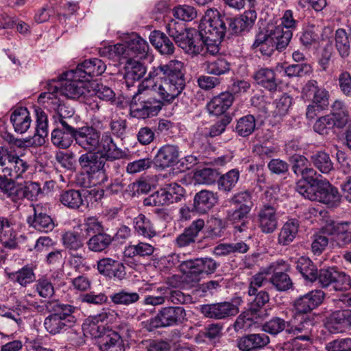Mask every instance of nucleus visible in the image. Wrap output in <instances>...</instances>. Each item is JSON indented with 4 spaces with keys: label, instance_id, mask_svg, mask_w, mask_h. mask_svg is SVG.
Segmentation results:
<instances>
[{
    "label": "nucleus",
    "instance_id": "1",
    "mask_svg": "<svg viewBox=\"0 0 351 351\" xmlns=\"http://www.w3.org/2000/svg\"><path fill=\"white\" fill-rule=\"evenodd\" d=\"M186 86L183 62L171 60L154 67L139 84L130 103L132 117L145 119L154 117L162 109L163 103L155 98L154 93L165 102L171 103Z\"/></svg>",
    "mask_w": 351,
    "mask_h": 351
},
{
    "label": "nucleus",
    "instance_id": "2",
    "mask_svg": "<svg viewBox=\"0 0 351 351\" xmlns=\"http://www.w3.org/2000/svg\"><path fill=\"white\" fill-rule=\"evenodd\" d=\"M228 209L226 219L234 225L236 232H242L247 229V219L254 206L252 193L249 190L239 191L232 195L228 200Z\"/></svg>",
    "mask_w": 351,
    "mask_h": 351
},
{
    "label": "nucleus",
    "instance_id": "3",
    "mask_svg": "<svg viewBox=\"0 0 351 351\" xmlns=\"http://www.w3.org/2000/svg\"><path fill=\"white\" fill-rule=\"evenodd\" d=\"M46 308L51 313L45 318L44 326L50 334L64 332L75 324L77 319L73 315L75 310L73 306L51 301L47 302Z\"/></svg>",
    "mask_w": 351,
    "mask_h": 351
},
{
    "label": "nucleus",
    "instance_id": "4",
    "mask_svg": "<svg viewBox=\"0 0 351 351\" xmlns=\"http://www.w3.org/2000/svg\"><path fill=\"white\" fill-rule=\"evenodd\" d=\"M295 191L304 198L317 201L328 206H337L340 201L338 189L326 180H321L315 186H311L304 181H298Z\"/></svg>",
    "mask_w": 351,
    "mask_h": 351
},
{
    "label": "nucleus",
    "instance_id": "5",
    "mask_svg": "<svg viewBox=\"0 0 351 351\" xmlns=\"http://www.w3.org/2000/svg\"><path fill=\"white\" fill-rule=\"evenodd\" d=\"M267 282L266 276L263 273H258L252 276L249 281L247 295L250 298V308L254 315L264 318L266 310L264 306L269 301V295L265 290H259Z\"/></svg>",
    "mask_w": 351,
    "mask_h": 351
},
{
    "label": "nucleus",
    "instance_id": "6",
    "mask_svg": "<svg viewBox=\"0 0 351 351\" xmlns=\"http://www.w3.org/2000/svg\"><path fill=\"white\" fill-rule=\"evenodd\" d=\"M67 71L58 77V81L52 80L47 84L48 92L56 95L60 93V95L70 99H78L84 95L86 88L84 87L82 80H77L66 75Z\"/></svg>",
    "mask_w": 351,
    "mask_h": 351
},
{
    "label": "nucleus",
    "instance_id": "7",
    "mask_svg": "<svg viewBox=\"0 0 351 351\" xmlns=\"http://www.w3.org/2000/svg\"><path fill=\"white\" fill-rule=\"evenodd\" d=\"M229 18L221 16L218 12L213 17L201 20L198 29L204 43L206 41L221 42L228 29Z\"/></svg>",
    "mask_w": 351,
    "mask_h": 351
},
{
    "label": "nucleus",
    "instance_id": "8",
    "mask_svg": "<svg viewBox=\"0 0 351 351\" xmlns=\"http://www.w3.org/2000/svg\"><path fill=\"white\" fill-rule=\"evenodd\" d=\"M106 159L95 152L82 154L78 162L81 168L91 179H96L95 184H103L108 180L105 169Z\"/></svg>",
    "mask_w": 351,
    "mask_h": 351
},
{
    "label": "nucleus",
    "instance_id": "9",
    "mask_svg": "<svg viewBox=\"0 0 351 351\" xmlns=\"http://www.w3.org/2000/svg\"><path fill=\"white\" fill-rule=\"evenodd\" d=\"M185 193L184 189L176 183L166 185L145 197L143 205L145 206H168L181 201Z\"/></svg>",
    "mask_w": 351,
    "mask_h": 351
},
{
    "label": "nucleus",
    "instance_id": "10",
    "mask_svg": "<svg viewBox=\"0 0 351 351\" xmlns=\"http://www.w3.org/2000/svg\"><path fill=\"white\" fill-rule=\"evenodd\" d=\"M186 313L182 306L162 307L152 319L156 328L178 326L186 321Z\"/></svg>",
    "mask_w": 351,
    "mask_h": 351
},
{
    "label": "nucleus",
    "instance_id": "11",
    "mask_svg": "<svg viewBox=\"0 0 351 351\" xmlns=\"http://www.w3.org/2000/svg\"><path fill=\"white\" fill-rule=\"evenodd\" d=\"M38 101L47 102L55 110L56 114L53 115V118L56 124H62L63 121H65L69 124L74 125L73 116L75 112L73 108L62 103L56 95H53V93H42L38 97Z\"/></svg>",
    "mask_w": 351,
    "mask_h": 351
},
{
    "label": "nucleus",
    "instance_id": "12",
    "mask_svg": "<svg viewBox=\"0 0 351 351\" xmlns=\"http://www.w3.org/2000/svg\"><path fill=\"white\" fill-rule=\"evenodd\" d=\"M106 69L104 61L99 58H90L79 64L75 70L67 71L66 75L89 82L93 77L101 75Z\"/></svg>",
    "mask_w": 351,
    "mask_h": 351
},
{
    "label": "nucleus",
    "instance_id": "13",
    "mask_svg": "<svg viewBox=\"0 0 351 351\" xmlns=\"http://www.w3.org/2000/svg\"><path fill=\"white\" fill-rule=\"evenodd\" d=\"M95 189L87 191L84 189H66L62 190L58 196V200L61 204L71 210H80L86 208L88 202L87 197L90 195L97 193Z\"/></svg>",
    "mask_w": 351,
    "mask_h": 351
},
{
    "label": "nucleus",
    "instance_id": "14",
    "mask_svg": "<svg viewBox=\"0 0 351 351\" xmlns=\"http://www.w3.org/2000/svg\"><path fill=\"white\" fill-rule=\"evenodd\" d=\"M6 165L2 169L0 182L2 180L14 181L18 179L27 178L29 165L16 154L11 153Z\"/></svg>",
    "mask_w": 351,
    "mask_h": 351
},
{
    "label": "nucleus",
    "instance_id": "15",
    "mask_svg": "<svg viewBox=\"0 0 351 351\" xmlns=\"http://www.w3.org/2000/svg\"><path fill=\"white\" fill-rule=\"evenodd\" d=\"M174 42L189 55H197L204 50V41L199 29H188Z\"/></svg>",
    "mask_w": 351,
    "mask_h": 351
},
{
    "label": "nucleus",
    "instance_id": "16",
    "mask_svg": "<svg viewBox=\"0 0 351 351\" xmlns=\"http://www.w3.org/2000/svg\"><path fill=\"white\" fill-rule=\"evenodd\" d=\"M77 128L73 124L65 121L62 124H56L51 135L52 143L60 149H67L75 142Z\"/></svg>",
    "mask_w": 351,
    "mask_h": 351
},
{
    "label": "nucleus",
    "instance_id": "17",
    "mask_svg": "<svg viewBox=\"0 0 351 351\" xmlns=\"http://www.w3.org/2000/svg\"><path fill=\"white\" fill-rule=\"evenodd\" d=\"M122 41L125 47L126 59L145 57L149 51L147 42L135 32L125 34Z\"/></svg>",
    "mask_w": 351,
    "mask_h": 351
},
{
    "label": "nucleus",
    "instance_id": "18",
    "mask_svg": "<svg viewBox=\"0 0 351 351\" xmlns=\"http://www.w3.org/2000/svg\"><path fill=\"white\" fill-rule=\"evenodd\" d=\"M302 93L306 97H312V103L317 108L326 110L329 106L330 93L324 86H319L315 80H308L304 85Z\"/></svg>",
    "mask_w": 351,
    "mask_h": 351
},
{
    "label": "nucleus",
    "instance_id": "19",
    "mask_svg": "<svg viewBox=\"0 0 351 351\" xmlns=\"http://www.w3.org/2000/svg\"><path fill=\"white\" fill-rule=\"evenodd\" d=\"M75 144L86 152H95L99 146L100 132L95 128L83 126L76 129Z\"/></svg>",
    "mask_w": 351,
    "mask_h": 351
},
{
    "label": "nucleus",
    "instance_id": "20",
    "mask_svg": "<svg viewBox=\"0 0 351 351\" xmlns=\"http://www.w3.org/2000/svg\"><path fill=\"white\" fill-rule=\"evenodd\" d=\"M324 234L333 236V239L340 247L351 243V223L332 221L322 227Z\"/></svg>",
    "mask_w": 351,
    "mask_h": 351
},
{
    "label": "nucleus",
    "instance_id": "21",
    "mask_svg": "<svg viewBox=\"0 0 351 351\" xmlns=\"http://www.w3.org/2000/svg\"><path fill=\"white\" fill-rule=\"evenodd\" d=\"M324 293L319 289L313 290L297 298L293 304L295 315L307 314L322 304Z\"/></svg>",
    "mask_w": 351,
    "mask_h": 351
},
{
    "label": "nucleus",
    "instance_id": "22",
    "mask_svg": "<svg viewBox=\"0 0 351 351\" xmlns=\"http://www.w3.org/2000/svg\"><path fill=\"white\" fill-rule=\"evenodd\" d=\"M239 311V307L230 302L206 304L201 308V312L206 317L216 319H222L234 316Z\"/></svg>",
    "mask_w": 351,
    "mask_h": 351
},
{
    "label": "nucleus",
    "instance_id": "23",
    "mask_svg": "<svg viewBox=\"0 0 351 351\" xmlns=\"http://www.w3.org/2000/svg\"><path fill=\"white\" fill-rule=\"evenodd\" d=\"M97 269L99 274L110 279L121 280L126 275L123 263L109 257L99 259L97 262Z\"/></svg>",
    "mask_w": 351,
    "mask_h": 351
},
{
    "label": "nucleus",
    "instance_id": "24",
    "mask_svg": "<svg viewBox=\"0 0 351 351\" xmlns=\"http://www.w3.org/2000/svg\"><path fill=\"white\" fill-rule=\"evenodd\" d=\"M33 215L27 217V222L29 227L41 232H49L53 230L55 223L51 216L46 213L42 205L33 207Z\"/></svg>",
    "mask_w": 351,
    "mask_h": 351
},
{
    "label": "nucleus",
    "instance_id": "25",
    "mask_svg": "<svg viewBox=\"0 0 351 351\" xmlns=\"http://www.w3.org/2000/svg\"><path fill=\"white\" fill-rule=\"evenodd\" d=\"M313 320L308 316L295 315V317L288 322L287 333L296 335L298 339L309 341L311 339V330Z\"/></svg>",
    "mask_w": 351,
    "mask_h": 351
},
{
    "label": "nucleus",
    "instance_id": "26",
    "mask_svg": "<svg viewBox=\"0 0 351 351\" xmlns=\"http://www.w3.org/2000/svg\"><path fill=\"white\" fill-rule=\"evenodd\" d=\"M257 222L262 232L273 233L278 227L276 209L269 204H264L258 212Z\"/></svg>",
    "mask_w": 351,
    "mask_h": 351
},
{
    "label": "nucleus",
    "instance_id": "27",
    "mask_svg": "<svg viewBox=\"0 0 351 351\" xmlns=\"http://www.w3.org/2000/svg\"><path fill=\"white\" fill-rule=\"evenodd\" d=\"M269 343V337L265 333L244 335L237 340V346L241 351H257Z\"/></svg>",
    "mask_w": 351,
    "mask_h": 351
},
{
    "label": "nucleus",
    "instance_id": "28",
    "mask_svg": "<svg viewBox=\"0 0 351 351\" xmlns=\"http://www.w3.org/2000/svg\"><path fill=\"white\" fill-rule=\"evenodd\" d=\"M180 150L175 145L167 144L162 146L154 157V163L162 169L172 167L179 162Z\"/></svg>",
    "mask_w": 351,
    "mask_h": 351
},
{
    "label": "nucleus",
    "instance_id": "29",
    "mask_svg": "<svg viewBox=\"0 0 351 351\" xmlns=\"http://www.w3.org/2000/svg\"><path fill=\"white\" fill-rule=\"evenodd\" d=\"M234 100V94L229 92H222L213 97L207 104V110L209 114L219 116L226 114L225 112L232 105Z\"/></svg>",
    "mask_w": 351,
    "mask_h": 351
},
{
    "label": "nucleus",
    "instance_id": "30",
    "mask_svg": "<svg viewBox=\"0 0 351 351\" xmlns=\"http://www.w3.org/2000/svg\"><path fill=\"white\" fill-rule=\"evenodd\" d=\"M218 201L217 193L209 190H201L195 193L193 197V209L195 213L206 214Z\"/></svg>",
    "mask_w": 351,
    "mask_h": 351
},
{
    "label": "nucleus",
    "instance_id": "31",
    "mask_svg": "<svg viewBox=\"0 0 351 351\" xmlns=\"http://www.w3.org/2000/svg\"><path fill=\"white\" fill-rule=\"evenodd\" d=\"M256 18V12L250 8L238 18H229L228 31L232 34H237L243 31H248L254 25Z\"/></svg>",
    "mask_w": 351,
    "mask_h": 351
},
{
    "label": "nucleus",
    "instance_id": "32",
    "mask_svg": "<svg viewBox=\"0 0 351 351\" xmlns=\"http://www.w3.org/2000/svg\"><path fill=\"white\" fill-rule=\"evenodd\" d=\"M99 348L101 351H125V345L118 332L108 329L100 336Z\"/></svg>",
    "mask_w": 351,
    "mask_h": 351
},
{
    "label": "nucleus",
    "instance_id": "33",
    "mask_svg": "<svg viewBox=\"0 0 351 351\" xmlns=\"http://www.w3.org/2000/svg\"><path fill=\"white\" fill-rule=\"evenodd\" d=\"M268 27L261 29L256 35L252 45V49L255 52L259 51L263 56L269 57L275 51L276 48Z\"/></svg>",
    "mask_w": 351,
    "mask_h": 351
},
{
    "label": "nucleus",
    "instance_id": "34",
    "mask_svg": "<svg viewBox=\"0 0 351 351\" xmlns=\"http://www.w3.org/2000/svg\"><path fill=\"white\" fill-rule=\"evenodd\" d=\"M99 145L101 147V155L105 159L108 160H114L123 158L126 154L121 149L119 148L114 143L111 134L109 132H105L99 138Z\"/></svg>",
    "mask_w": 351,
    "mask_h": 351
},
{
    "label": "nucleus",
    "instance_id": "35",
    "mask_svg": "<svg viewBox=\"0 0 351 351\" xmlns=\"http://www.w3.org/2000/svg\"><path fill=\"white\" fill-rule=\"evenodd\" d=\"M204 221L198 219L192 222V223L184 232L176 238V243L179 247H184L194 243L199 232L204 227Z\"/></svg>",
    "mask_w": 351,
    "mask_h": 351
},
{
    "label": "nucleus",
    "instance_id": "36",
    "mask_svg": "<svg viewBox=\"0 0 351 351\" xmlns=\"http://www.w3.org/2000/svg\"><path fill=\"white\" fill-rule=\"evenodd\" d=\"M149 41L162 55H171L174 53V44L164 32L158 30L152 32L149 35Z\"/></svg>",
    "mask_w": 351,
    "mask_h": 351
},
{
    "label": "nucleus",
    "instance_id": "37",
    "mask_svg": "<svg viewBox=\"0 0 351 351\" xmlns=\"http://www.w3.org/2000/svg\"><path fill=\"white\" fill-rule=\"evenodd\" d=\"M10 121L16 132L19 134L26 132L32 123L30 113L27 108L21 107L15 109L10 116Z\"/></svg>",
    "mask_w": 351,
    "mask_h": 351
},
{
    "label": "nucleus",
    "instance_id": "38",
    "mask_svg": "<svg viewBox=\"0 0 351 351\" xmlns=\"http://www.w3.org/2000/svg\"><path fill=\"white\" fill-rule=\"evenodd\" d=\"M329 328L342 332L351 330V309H344L334 312L328 323Z\"/></svg>",
    "mask_w": 351,
    "mask_h": 351
},
{
    "label": "nucleus",
    "instance_id": "39",
    "mask_svg": "<svg viewBox=\"0 0 351 351\" xmlns=\"http://www.w3.org/2000/svg\"><path fill=\"white\" fill-rule=\"evenodd\" d=\"M124 80L128 88L133 86L135 81L139 80L146 73L145 66L138 61L127 59L125 67Z\"/></svg>",
    "mask_w": 351,
    "mask_h": 351
},
{
    "label": "nucleus",
    "instance_id": "40",
    "mask_svg": "<svg viewBox=\"0 0 351 351\" xmlns=\"http://www.w3.org/2000/svg\"><path fill=\"white\" fill-rule=\"evenodd\" d=\"M255 82L269 91H276L279 86V82L276 78L274 70L268 68H261L256 71L253 76Z\"/></svg>",
    "mask_w": 351,
    "mask_h": 351
},
{
    "label": "nucleus",
    "instance_id": "41",
    "mask_svg": "<svg viewBox=\"0 0 351 351\" xmlns=\"http://www.w3.org/2000/svg\"><path fill=\"white\" fill-rule=\"evenodd\" d=\"M84 240V234L80 232L79 228L64 232L62 237V244L69 252H77L82 248Z\"/></svg>",
    "mask_w": 351,
    "mask_h": 351
},
{
    "label": "nucleus",
    "instance_id": "42",
    "mask_svg": "<svg viewBox=\"0 0 351 351\" xmlns=\"http://www.w3.org/2000/svg\"><path fill=\"white\" fill-rule=\"evenodd\" d=\"M178 268L185 275L186 282L196 284L200 280L202 274L198 258L181 261Z\"/></svg>",
    "mask_w": 351,
    "mask_h": 351
},
{
    "label": "nucleus",
    "instance_id": "43",
    "mask_svg": "<svg viewBox=\"0 0 351 351\" xmlns=\"http://www.w3.org/2000/svg\"><path fill=\"white\" fill-rule=\"evenodd\" d=\"M299 221L291 219L282 227L278 236V243L282 246L289 245L293 241L298 234Z\"/></svg>",
    "mask_w": 351,
    "mask_h": 351
},
{
    "label": "nucleus",
    "instance_id": "44",
    "mask_svg": "<svg viewBox=\"0 0 351 351\" xmlns=\"http://www.w3.org/2000/svg\"><path fill=\"white\" fill-rule=\"evenodd\" d=\"M272 37L276 50L281 51L284 50L289 45L292 36L293 32L291 30L284 29L280 25L275 27H267Z\"/></svg>",
    "mask_w": 351,
    "mask_h": 351
},
{
    "label": "nucleus",
    "instance_id": "45",
    "mask_svg": "<svg viewBox=\"0 0 351 351\" xmlns=\"http://www.w3.org/2000/svg\"><path fill=\"white\" fill-rule=\"evenodd\" d=\"M136 234L146 239H152L156 235V231L152 221L143 214H139L133 220Z\"/></svg>",
    "mask_w": 351,
    "mask_h": 351
},
{
    "label": "nucleus",
    "instance_id": "46",
    "mask_svg": "<svg viewBox=\"0 0 351 351\" xmlns=\"http://www.w3.org/2000/svg\"><path fill=\"white\" fill-rule=\"evenodd\" d=\"M154 247L145 242H138L136 244L126 246L123 251V256L133 259L150 256L154 252Z\"/></svg>",
    "mask_w": 351,
    "mask_h": 351
},
{
    "label": "nucleus",
    "instance_id": "47",
    "mask_svg": "<svg viewBox=\"0 0 351 351\" xmlns=\"http://www.w3.org/2000/svg\"><path fill=\"white\" fill-rule=\"evenodd\" d=\"M296 269L305 280L315 282L317 280L318 269L314 263L306 256H301L296 261Z\"/></svg>",
    "mask_w": 351,
    "mask_h": 351
},
{
    "label": "nucleus",
    "instance_id": "48",
    "mask_svg": "<svg viewBox=\"0 0 351 351\" xmlns=\"http://www.w3.org/2000/svg\"><path fill=\"white\" fill-rule=\"evenodd\" d=\"M335 123L336 128H344L349 119V112L343 101L335 100L331 106V112L329 114Z\"/></svg>",
    "mask_w": 351,
    "mask_h": 351
},
{
    "label": "nucleus",
    "instance_id": "49",
    "mask_svg": "<svg viewBox=\"0 0 351 351\" xmlns=\"http://www.w3.org/2000/svg\"><path fill=\"white\" fill-rule=\"evenodd\" d=\"M256 120L252 114L244 115L236 121L233 131L239 136L245 138L256 130Z\"/></svg>",
    "mask_w": 351,
    "mask_h": 351
},
{
    "label": "nucleus",
    "instance_id": "50",
    "mask_svg": "<svg viewBox=\"0 0 351 351\" xmlns=\"http://www.w3.org/2000/svg\"><path fill=\"white\" fill-rule=\"evenodd\" d=\"M240 178V171L237 169H232L227 173L219 176L217 188L219 191L229 193L237 185Z\"/></svg>",
    "mask_w": 351,
    "mask_h": 351
},
{
    "label": "nucleus",
    "instance_id": "51",
    "mask_svg": "<svg viewBox=\"0 0 351 351\" xmlns=\"http://www.w3.org/2000/svg\"><path fill=\"white\" fill-rule=\"evenodd\" d=\"M112 241L113 238L111 235L101 232L100 233L91 236L86 242V245L90 251L101 252L110 246Z\"/></svg>",
    "mask_w": 351,
    "mask_h": 351
},
{
    "label": "nucleus",
    "instance_id": "52",
    "mask_svg": "<svg viewBox=\"0 0 351 351\" xmlns=\"http://www.w3.org/2000/svg\"><path fill=\"white\" fill-rule=\"evenodd\" d=\"M157 291L161 294H165V301L175 304H189L192 301V298L190 295L185 294L180 290L160 287L157 289Z\"/></svg>",
    "mask_w": 351,
    "mask_h": 351
},
{
    "label": "nucleus",
    "instance_id": "53",
    "mask_svg": "<svg viewBox=\"0 0 351 351\" xmlns=\"http://www.w3.org/2000/svg\"><path fill=\"white\" fill-rule=\"evenodd\" d=\"M204 68L207 73L219 76L230 71V64L223 58H217L206 60L204 63Z\"/></svg>",
    "mask_w": 351,
    "mask_h": 351
},
{
    "label": "nucleus",
    "instance_id": "54",
    "mask_svg": "<svg viewBox=\"0 0 351 351\" xmlns=\"http://www.w3.org/2000/svg\"><path fill=\"white\" fill-rule=\"evenodd\" d=\"M314 167L322 173H328L333 169V163L329 154L324 151H316L310 157Z\"/></svg>",
    "mask_w": 351,
    "mask_h": 351
},
{
    "label": "nucleus",
    "instance_id": "55",
    "mask_svg": "<svg viewBox=\"0 0 351 351\" xmlns=\"http://www.w3.org/2000/svg\"><path fill=\"white\" fill-rule=\"evenodd\" d=\"M110 298L114 304L130 306L137 302L140 295L137 292L124 289L112 293Z\"/></svg>",
    "mask_w": 351,
    "mask_h": 351
},
{
    "label": "nucleus",
    "instance_id": "56",
    "mask_svg": "<svg viewBox=\"0 0 351 351\" xmlns=\"http://www.w3.org/2000/svg\"><path fill=\"white\" fill-rule=\"evenodd\" d=\"M335 46L339 56L345 59L350 53V40L344 29L339 28L335 34Z\"/></svg>",
    "mask_w": 351,
    "mask_h": 351
},
{
    "label": "nucleus",
    "instance_id": "57",
    "mask_svg": "<svg viewBox=\"0 0 351 351\" xmlns=\"http://www.w3.org/2000/svg\"><path fill=\"white\" fill-rule=\"evenodd\" d=\"M288 271H274L269 282L278 291H286L293 288V283Z\"/></svg>",
    "mask_w": 351,
    "mask_h": 351
},
{
    "label": "nucleus",
    "instance_id": "58",
    "mask_svg": "<svg viewBox=\"0 0 351 351\" xmlns=\"http://www.w3.org/2000/svg\"><path fill=\"white\" fill-rule=\"evenodd\" d=\"M0 190L13 202L25 199L23 185H15L14 181L2 180L0 182Z\"/></svg>",
    "mask_w": 351,
    "mask_h": 351
},
{
    "label": "nucleus",
    "instance_id": "59",
    "mask_svg": "<svg viewBox=\"0 0 351 351\" xmlns=\"http://www.w3.org/2000/svg\"><path fill=\"white\" fill-rule=\"evenodd\" d=\"M9 278L18 282L22 287H26L27 285L35 281L36 276L33 268L29 265H25L19 270L9 274Z\"/></svg>",
    "mask_w": 351,
    "mask_h": 351
},
{
    "label": "nucleus",
    "instance_id": "60",
    "mask_svg": "<svg viewBox=\"0 0 351 351\" xmlns=\"http://www.w3.org/2000/svg\"><path fill=\"white\" fill-rule=\"evenodd\" d=\"M99 55L108 59H126L125 47L123 43L104 46L99 49Z\"/></svg>",
    "mask_w": 351,
    "mask_h": 351
},
{
    "label": "nucleus",
    "instance_id": "61",
    "mask_svg": "<svg viewBox=\"0 0 351 351\" xmlns=\"http://www.w3.org/2000/svg\"><path fill=\"white\" fill-rule=\"evenodd\" d=\"M293 103V98L287 93H283L279 98L276 99L273 105L274 110H273V115L275 117H282L286 115Z\"/></svg>",
    "mask_w": 351,
    "mask_h": 351
},
{
    "label": "nucleus",
    "instance_id": "62",
    "mask_svg": "<svg viewBox=\"0 0 351 351\" xmlns=\"http://www.w3.org/2000/svg\"><path fill=\"white\" fill-rule=\"evenodd\" d=\"M219 172L215 169L206 167L195 173V178L200 184L210 185L217 182Z\"/></svg>",
    "mask_w": 351,
    "mask_h": 351
},
{
    "label": "nucleus",
    "instance_id": "63",
    "mask_svg": "<svg viewBox=\"0 0 351 351\" xmlns=\"http://www.w3.org/2000/svg\"><path fill=\"white\" fill-rule=\"evenodd\" d=\"M299 40L304 49H310L318 45L319 36L315 32L314 27H310L300 33Z\"/></svg>",
    "mask_w": 351,
    "mask_h": 351
},
{
    "label": "nucleus",
    "instance_id": "64",
    "mask_svg": "<svg viewBox=\"0 0 351 351\" xmlns=\"http://www.w3.org/2000/svg\"><path fill=\"white\" fill-rule=\"evenodd\" d=\"M80 232L84 234L85 239L89 237L103 231L101 223L95 217H88L84 223L78 227Z\"/></svg>",
    "mask_w": 351,
    "mask_h": 351
}]
</instances>
